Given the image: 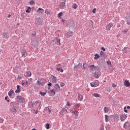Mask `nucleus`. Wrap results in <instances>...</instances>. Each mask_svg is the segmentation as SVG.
I'll return each mask as SVG.
<instances>
[{
	"instance_id": "obj_20",
	"label": "nucleus",
	"mask_w": 130,
	"mask_h": 130,
	"mask_svg": "<svg viewBox=\"0 0 130 130\" xmlns=\"http://www.w3.org/2000/svg\"><path fill=\"white\" fill-rule=\"evenodd\" d=\"M14 93V91L13 89H11L10 91L8 92V95L10 97H12V94Z\"/></svg>"
},
{
	"instance_id": "obj_61",
	"label": "nucleus",
	"mask_w": 130,
	"mask_h": 130,
	"mask_svg": "<svg viewBox=\"0 0 130 130\" xmlns=\"http://www.w3.org/2000/svg\"><path fill=\"white\" fill-rule=\"evenodd\" d=\"M127 109H130V107L129 106H127Z\"/></svg>"
},
{
	"instance_id": "obj_8",
	"label": "nucleus",
	"mask_w": 130,
	"mask_h": 130,
	"mask_svg": "<svg viewBox=\"0 0 130 130\" xmlns=\"http://www.w3.org/2000/svg\"><path fill=\"white\" fill-rule=\"evenodd\" d=\"M120 118L121 121H123L124 120L126 119V115L125 114H121Z\"/></svg>"
},
{
	"instance_id": "obj_21",
	"label": "nucleus",
	"mask_w": 130,
	"mask_h": 130,
	"mask_svg": "<svg viewBox=\"0 0 130 130\" xmlns=\"http://www.w3.org/2000/svg\"><path fill=\"white\" fill-rule=\"evenodd\" d=\"M28 107L29 108H32L34 107V103H32V102H29L28 103Z\"/></svg>"
},
{
	"instance_id": "obj_42",
	"label": "nucleus",
	"mask_w": 130,
	"mask_h": 130,
	"mask_svg": "<svg viewBox=\"0 0 130 130\" xmlns=\"http://www.w3.org/2000/svg\"><path fill=\"white\" fill-rule=\"evenodd\" d=\"M127 25H130V18H128V20L126 21Z\"/></svg>"
},
{
	"instance_id": "obj_3",
	"label": "nucleus",
	"mask_w": 130,
	"mask_h": 130,
	"mask_svg": "<svg viewBox=\"0 0 130 130\" xmlns=\"http://www.w3.org/2000/svg\"><path fill=\"white\" fill-rule=\"evenodd\" d=\"M113 24L112 22L108 23V25L106 26V30H107L108 31L111 30V28L113 27Z\"/></svg>"
},
{
	"instance_id": "obj_38",
	"label": "nucleus",
	"mask_w": 130,
	"mask_h": 130,
	"mask_svg": "<svg viewBox=\"0 0 130 130\" xmlns=\"http://www.w3.org/2000/svg\"><path fill=\"white\" fill-rule=\"evenodd\" d=\"M73 114L76 116V118H77L79 116V112L76 111V114L74 113Z\"/></svg>"
},
{
	"instance_id": "obj_7",
	"label": "nucleus",
	"mask_w": 130,
	"mask_h": 130,
	"mask_svg": "<svg viewBox=\"0 0 130 130\" xmlns=\"http://www.w3.org/2000/svg\"><path fill=\"white\" fill-rule=\"evenodd\" d=\"M64 7H66V1L61 2L60 4H59V9H64Z\"/></svg>"
},
{
	"instance_id": "obj_34",
	"label": "nucleus",
	"mask_w": 130,
	"mask_h": 130,
	"mask_svg": "<svg viewBox=\"0 0 130 130\" xmlns=\"http://www.w3.org/2000/svg\"><path fill=\"white\" fill-rule=\"evenodd\" d=\"M34 4H35V2L34 1V0H30V1H29V5H31Z\"/></svg>"
},
{
	"instance_id": "obj_29",
	"label": "nucleus",
	"mask_w": 130,
	"mask_h": 130,
	"mask_svg": "<svg viewBox=\"0 0 130 130\" xmlns=\"http://www.w3.org/2000/svg\"><path fill=\"white\" fill-rule=\"evenodd\" d=\"M99 57H100V55L98 54H95V57H94V59L95 60H97L99 58Z\"/></svg>"
},
{
	"instance_id": "obj_32",
	"label": "nucleus",
	"mask_w": 130,
	"mask_h": 130,
	"mask_svg": "<svg viewBox=\"0 0 130 130\" xmlns=\"http://www.w3.org/2000/svg\"><path fill=\"white\" fill-rule=\"evenodd\" d=\"M57 90H54V89H51V93H53V95H55V92Z\"/></svg>"
},
{
	"instance_id": "obj_62",
	"label": "nucleus",
	"mask_w": 130,
	"mask_h": 130,
	"mask_svg": "<svg viewBox=\"0 0 130 130\" xmlns=\"http://www.w3.org/2000/svg\"><path fill=\"white\" fill-rule=\"evenodd\" d=\"M120 26H121V25H120V24H118V25H117V27H118V28L120 27Z\"/></svg>"
},
{
	"instance_id": "obj_63",
	"label": "nucleus",
	"mask_w": 130,
	"mask_h": 130,
	"mask_svg": "<svg viewBox=\"0 0 130 130\" xmlns=\"http://www.w3.org/2000/svg\"><path fill=\"white\" fill-rule=\"evenodd\" d=\"M24 84H25L24 82H22V83H21L22 86H23L24 85Z\"/></svg>"
},
{
	"instance_id": "obj_14",
	"label": "nucleus",
	"mask_w": 130,
	"mask_h": 130,
	"mask_svg": "<svg viewBox=\"0 0 130 130\" xmlns=\"http://www.w3.org/2000/svg\"><path fill=\"white\" fill-rule=\"evenodd\" d=\"M37 84H38V86H44L45 85V82H40L39 80H38V81H37Z\"/></svg>"
},
{
	"instance_id": "obj_60",
	"label": "nucleus",
	"mask_w": 130,
	"mask_h": 130,
	"mask_svg": "<svg viewBox=\"0 0 130 130\" xmlns=\"http://www.w3.org/2000/svg\"><path fill=\"white\" fill-rule=\"evenodd\" d=\"M61 73H63V70L62 69H61L60 70Z\"/></svg>"
},
{
	"instance_id": "obj_56",
	"label": "nucleus",
	"mask_w": 130,
	"mask_h": 130,
	"mask_svg": "<svg viewBox=\"0 0 130 130\" xmlns=\"http://www.w3.org/2000/svg\"><path fill=\"white\" fill-rule=\"evenodd\" d=\"M123 32L124 33L126 34V32H127V29H125Z\"/></svg>"
},
{
	"instance_id": "obj_49",
	"label": "nucleus",
	"mask_w": 130,
	"mask_h": 130,
	"mask_svg": "<svg viewBox=\"0 0 130 130\" xmlns=\"http://www.w3.org/2000/svg\"><path fill=\"white\" fill-rule=\"evenodd\" d=\"M58 89H59L58 88L54 87L53 89H52V90H54L55 91H57V90H58Z\"/></svg>"
},
{
	"instance_id": "obj_18",
	"label": "nucleus",
	"mask_w": 130,
	"mask_h": 130,
	"mask_svg": "<svg viewBox=\"0 0 130 130\" xmlns=\"http://www.w3.org/2000/svg\"><path fill=\"white\" fill-rule=\"evenodd\" d=\"M44 12V10L43 9H42V8H39L38 9V10L37 11V12L39 13V14H42Z\"/></svg>"
},
{
	"instance_id": "obj_33",
	"label": "nucleus",
	"mask_w": 130,
	"mask_h": 130,
	"mask_svg": "<svg viewBox=\"0 0 130 130\" xmlns=\"http://www.w3.org/2000/svg\"><path fill=\"white\" fill-rule=\"evenodd\" d=\"M30 10H31V8L28 7V9H27V10L25 11V12L29 13L30 12Z\"/></svg>"
},
{
	"instance_id": "obj_23",
	"label": "nucleus",
	"mask_w": 130,
	"mask_h": 130,
	"mask_svg": "<svg viewBox=\"0 0 130 130\" xmlns=\"http://www.w3.org/2000/svg\"><path fill=\"white\" fill-rule=\"evenodd\" d=\"M25 74H26L25 76H27V77H30L31 76V72H29V71L26 72Z\"/></svg>"
},
{
	"instance_id": "obj_47",
	"label": "nucleus",
	"mask_w": 130,
	"mask_h": 130,
	"mask_svg": "<svg viewBox=\"0 0 130 130\" xmlns=\"http://www.w3.org/2000/svg\"><path fill=\"white\" fill-rule=\"evenodd\" d=\"M17 78H18V79H19V80L22 79V78L21 77V76H19V75H18Z\"/></svg>"
},
{
	"instance_id": "obj_41",
	"label": "nucleus",
	"mask_w": 130,
	"mask_h": 130,
	"mask_svg": "<svg viewBox=\"0 0 130 130\" xmlns=\"http://www.w3.org/2000/svg\"><path fill=\"white\" fill-rule=\"evenodd\" d=\"M62 112H66V113H68V110L66 109V108H63L62 111Z\"/></svg>"
},
{
	"instance_id": "obj_27",
	"label": "nucleus",
	"mask_w": 130,
	"mask_h": 130,
	"mask_svg": "<svg viewBox=\"0 0 130 130\" xmlns=\"http://www.w3.org/2000/svg\"><path fill=\"white\" fill-rule=\"evenodd\" d=\"M109 119V116L107 115H105V121L107 122H108V120Z\"/></svg>"
},
{
	"instance_id": "obj_16",
	"label": "nucleus",
	"mask_w": 130,
	"mask_h": 130,
	"mask_svg": "<svg viewBox=\"0 0 130 130\" xmlns=\"http://www.w3.org/2000/svg\"><path fill=\"white\" fill-rule=\"evenodd\" d=\"M16 90H15V93H19L21 92V90H20V86L19 85H17L16 86Z\"/></svg>"
},
{
	"instance_id": "obj_35",
	"label": "nucleus",
	"mask_w": 130,
	"mask_h": 130,
	"mask_svg": "<svg viewBox=\"0 0 130 130\" xmlns=\"http://www.w3.org/2000/svg\"><path fill=\"white\" fill-rule=\"evenodd\" d=\"M77 7H78V6L77 4H74L73 6H72V8H73V9H77Z\"/></svg>"
},
{
	"instance_id": "obj_6",
	"label": "nucleus",
	"mask_w": 130,
	"mask_h": 130,
	"mask_svg": "<svg viewBox=\"0 0 130 130\" xmlns=\"http://www.w3.org/2000/svg\"><path fill=\"white\" fill-rule=\"evenodd\" d=\"M17 98L18 100V101H19L20 103H24V102H25L24 98H23L22 96H19V95L17 96Z\"/></svg>"
},
{
	"instance_id": "obj_24",
	"label": "nucleus",
	"mask_w": 130,
	"mask_h": 130,
	"mask_svg": "<svg viewBox=\"0 0 130 130\" xmlns=\"http://www.w3.org/2000/svg\"><path fill=\"white\" fill-rule=\"evenodd\" d=\"M109 109L108 107H104V112L105 113H107V112H109Z\"/></svg>"
},
{
	"instance_id": "obj_5",
	"label": "nucleus",
	"mask_w": 130,
	"mask_h": 130,
	"mask_svg": "<svg viewBox=\"0 0 130 130\" xmlns=\"http://www.w3.org/2000/svg\"><path fill=\"white\" fill-rule=\"evenodd\" d=\"M122 52L123 53H128L130 52V48L128 47H124L123 50Z\"/></svg>"
},
{
	"instance_id": "obj_22",
	"label": "nucleus",
	"mask_w": 130,
	"mask_h": 130,
	"mask_svg": "<svg viewBox=\"0 0 130 130\" xmlns=\"http://www.w3.org/2000/svg\"><path fill=\"white\" fill-rule=\"evenodd\" d=\"M93 76H94V78H96V79H98L100 77L99 74H98V73H96V72H95L93 74Z\"/></svg>"
},
{
	"instance_id": "obj_15",
	"label": "nucleus",
	"mask_w": 130,
	"mask_h": 130,
	"mask_svg": "<svg viewBox=\"0 0 130 130\" xmlns=\"http://www.w3.org/2000/svg\"><path fill=\"white\" fill-rule=\"evenodd\" d=\"M52 83L53 84H55L56 83V77H55L54 76H52Z\"/></svg>"
},
{
	"instance_id": "obj_17",
	"label": "nucleus",
	"mask_w": 130,
	"mask_h": 130,
	"mask_svg": "<svg viewBox=\"0 0 130 130\" xmlns=\"http://www.w3.org/2000/svg\"><path fill=\"white\" fill-rule=\"evenodd\" d=\"M78 101H82L83 99V96L82 95L80 94L79 93H78Z\"/></svg>"
},
{
	"instance_id": "obj_4",
	"label": "nucleus",
	"mask_w": 130,
	"mask_h": 130,
	"mask_svg": "<svg viewBox=\"0 0 130 130\" xmlns=\"http://www.w3.org/2000/svg\"><path fill=\"white\" fill-rule=\"evenodd\" d=\"M123 127L127 129V130H129V128H130V124L129 122H125L124 125H123Z\"/></svg>"
},
{
	"instance_id": "obj_10",
	"label": "nucleus",
	"mask_w": 130,
	"mask_h": 130,
	"mask_svg": "<svg viewBox=\"0 0 130 130\" xmlns=\"http://www.w3.org/2000/svg\"><path fill=\"white\" fill-rule=\"evenodd\" d=\"M10 111L11 112H13L14 113H16V112H17V107L15 106L12 107L10 109Z\"/></svg>"
},
{
	"instance_id": "obj_30",
	"label": "nucleus",
	"mask_w": 130,
	"mask_h": 130,
	"mask_svg": "<svg viewBox=\"0 0 130 130\" xmlns=\"http://www.w3.org/2000/svg\"><path fill=\"white\" fill-rule=\"evenodd\" d=\"M55 88H57V89H59V90L60 89V86L58 85V84H55V86H54Z\"/></svg>"
},
{
	"instance_id": "obj_11",
	"label": "nucleus",
	"mask_w": 130,
	"mask_h": 130,
	"mask_svg": "<svg viewBox=\"0 0 130 130\" xmlns=\"http://www.w3.org/2000/svg\"><path fill=\"white\" fill-rule=\"evenodd\" d=\"M27 55L26 51L25 49L22 50V57H26Z\"/></svg>"
},
{
	"instance_id": "obj_13",
	"label": "nucleus",
	"mask_w": 130,
	"mask_h": 130,
	"mask_svg": "<svg viewBox=\"0 0 130 130\" xmlns=\"http://www.w3.org/2000/svg\"><path fill=\"white\" fill-rule=\"evenodd\" d=\"M88 68L90 69L91 71H94L96 69V67L94 66V64H91V66H88Z\"/></svg>"
},
{
	"instance_id": "obj_52",
	"label": "nucleus",
	"mask_w": 130,
	"mask_h": 130,
	"mask_svg": "<svg viewBox=\"0 0 130 130\" xmlns=\"http://www.w3.org/2000/svg\"><path fill=\"white\" fill-rule=\"evenodd\" d=\"M95 11H96V9H93V10H92V13H95Z\"/></svg>"
},
{
	"instance_id": "obj_48",
	"label": "nucleus",
	"mask_w": 130,
	"mask_h": 130,
	"mask_svg": "<svg viewBox=\"0 0 130 130\" xmlns=\"http://www.w3.org/2000/svg\"><path fill=\"white\" fill-rule=\"evenodd\" d=\"M70 112H71V113L73 114L75 113V111H74L73 110H71Z\"/></svg>"
},
{
	"instance_id": "obj_40",
	"label": "nucleus",
	"mask_w": 130,
	"mask_h": 130,
	"mask_svg": "<svg viewBox=\"0 0 130 130\" xmlns=\"http://www.w3.org/2000/svg\"><path fill=\"white\" fill-rule=\"evenodd\" d=\"M86 63H84L83 64V70H86Z\"/></svg>"
},
{
	"instance_id": "obj_58",
	"label": "nucleus",
	"mask_w": 130,
	"mask_h": 130,
	"mask_svg": "<svg viewBox=\"0 0 130 130\" xmlns=\"http://www.w3.org/2000/svg\"><path fill=\"white\" fill-rule=\"evenodd\" d=\"M67 106H68L69 107H70V104L69 102H67Z\"/></svg>"
},
{
	"instance_id": "obj_53",
	"label": "nucleus",
	"mask_w": 130,
	"mask_h": 130,
	"mask_svg": "<svg viewBox=\"0 0 130 130\" xmlns=\"http://www.w3.org/2000/svg\"><path fill=\"white\" fill-rule=\"evenodd\" d=\"M112 86H113V87L115 88L116 87V85L115 84H112Z\"/></svg>"
},
{
	"instance_id": "obj_54",
	"label": "nucleus",
	"mask_w": 130,
	"mask_h": 130,
	"mask_svg": "<svg viewBox=\"0 0 130 130\" xmlns=\"http://www.w3.org/2000/svg\"><path fill=\"white\" fill-rule=\"evenodd\" d=\"M101 49L103 50V51H105V48H104V47H102V48H101Z\"/></svg>"
},
{
	"instance_id": "obj_25",
	"label": "nucleus",
	"mask_w": 130,
	"mask_h": 130,
	"mask_svg": "<svg viewBox=\"0 0 130 130\" xmlns=\"http://www.w3.org/2000/svg\"><path fill=\"white\" fill-rule=\"evenodd\" d=\"M35 105H36L37 107H40V105H41V103H40L39 102H35Z\"/></svg>"
},
{
	"instance_id": "obj_28",
	"label": "nucleus",
	"mask_w": 130,
	"mask_h": 130,
	"mask_svg": "<svg viewBox=\"0 0 130 130\" xmlns=\"http://www.w3.org/2000/svg\"><path fill=\"white\" fill-rule=\"evenodd\" d=\"M93 96L95 98H100V94L98 93H94L93 94Z\"/></svg>"
},
{
	"instance_id": "obj_55",
	"label": "nucleus",
	"mask_w": 130,
	"mask_h": 130,
	"mask_svg": "<svg viewBox=\"0 0 130 130\" xmlns=\"http://www.w3.org/2000/svg\"><path fill=\"white\" fill-rule=\"evenodd\" d=\"M51 85H52L51 83V82H49V83L48 84V86H51Z\"/></svg>"
},
{
	"instance_id": "obj_64",
	"label": "nucleus",
	"mask_w": 130,
	"mask_h": 130,
	"mask_svg": "<svg viewBox=\"0 0 130 130\" xmlns=\"http://www.w3.org/2000/svg\"><path fill=\"white\" fill-rule=\"evenodd\" d=\"M65 21H66V20H65L64 19H62V22L63 23H64Z\"/></svg>"
},
{
	"instance_id": "obj_9",
	"label": "nucleus",
	"mask_w": 130,
	"mask_h": 130,
	"mask_svg": "<svg viewBox=\"0 0 130 130\" xmlns=\"http://www.w3.org/2000/svg\"><path fill=\"white\" fill-rule=\"evenodd\" d=\"M124 85L126 87H128L130 86V82L128 80H125L124 82Z\"/></svg>"
},
{
	"instance_id": "obj_45",
	"label": "nucleus",
	"mask_w": 130,
	"mask_h": 130,
	"mask_svg": "<svg viewBox=\"0 0 130 130\" xmlns=\"http://www.w3.org/2000/svg\"><path fill=\"white\" fill-rule=\"evenodd\" d=\"M45 13L48 15H49V14H50V12H49V11H48V10H46V11H45Z\"/></svg>"
},
{
	"instance_id": "obj_44",
	"label": "nucleus",
	"mask_w": 130,
	"mask_h": 130,
	"mask_svg": "<svg viewBox=\"0 0 130 130\" xmlns=\"http://www.w3.org/2000/svg\"><path fill=\"white\" fill-rule=\"evenodd\" d=\"M4 119L2 118H0V123H3L4 122Z\"/></svg>"
},
{
	"instance_id": "obj_59",
	"label": "nucleus",
	"mask_w": 130,
	"mask_h": 130,
	"mask_svg": "<svg viewBox=\"0 0 130 130\" xmlns=\"http://www.w3.org/2000/svg\"><path fill=\"white\" fill-rule=\"evenodd\" d=\"M34 111H35V114H38V110H36V111L34 110Z\"/></svg>"
},
{
	"instance_id": "obj_2",
	"label": "nucleus",
	"mask_w": 130,
	"mask_h": 130,
	"mask_svg": "<svg viewBox=\"0 0 130 130\" xmlns=\"http://www.w3.org/2000/svg\"><path fill=\"white\" fill-rule=\"evenodd\" d=\"M82 68V63H79L77 65L74 67V70L76 71L77 69H81Z\"/></svg>"
},
{
	"instance_id": "obj_19",
	"label": "nucleus",
	"mask_w": 130,
	"mask_h": 130,
	"mask_svg": "<svg viewBox=\"0 0 130 130\" xmlns=\"http://www.w3.org/2000/svg\"><path fill=\"white\" fill-rule=\"evenodd\" d=\"M3 38L8 39V35L7 32H4L3 33Z\"/></svg>"
},
{
	"instance_id": "obj_36",
	"label": "nucleus",
	"mask_w": 130,
	"mask_h": 130,
	"mask_svg": "<svg viewBox=\"0 0 130 130\" xmlns=\"http://www.w3.org/2000/svg\"><path fill=\"white\" fill-rule=\"evenodd\" d=\"M100 55L101 56H104V52L103 51H101Z\"/></svg>"
},
{
	"instance_id": "obj_51",
	"label": "nucleus",
	"mask_w": 130,
	"mask_h": 130,
	"mask_svg": "<svg viewBox=\"0 0 130 130\" xmlns=\"http://www.w3.org/2000/svg\"><path fill=\"white\" fill-rule=\"evenodd\" d=\"M107 64L108 66H110L111 64V62L110 61H107Z\"/></svg>"
},
{
	"instance_id": "obj_12",
	"label": "nucleus",
	"mask_w": 130,
	"mask_h": 130,
	"mask_svg": "<svg viewBox=\"0 0 130 130\" xmlns=\"http://www.w3.org/2000/svg\"><path fill=\"white\" fill-rule=\"evenodd\" d=\"M73 35V31H71V32H67V33L65 34V36H66V37L67 38L72 37V36Z\"/></svg>"
},
{
	"instance_id": "obj_57",
	"label": "nucleus",
	"mask_w": 130,
	"mask_h": 130,
	"mask_svg": "<svg viewBox=\"0 0 130 130\" xmlns=\"http://www.w3.org/2000/svg\"><path fill=\"white\" fill-rule=\"evenodd\" d=\"M64 86V83H62V84H60V86L62 87H63Z\"/></svg>"
},
{
	"instance_id": "obj_37",
	"label": "nucleus",
	"mask_w": 130,
	"mask_h": 130,
	"mask_svg": "<svg viewBox=\"0 0 130 130\" xmlns=\"http://www.w3.org/2000/svg\"><path fill=\"white\" fill-rule=\"evenodd\" d=\"M62 16V12L59 13L58 15H57V17L58 18H60V17H61Z\"/></svg>"
},
{
	"instance_id": "obj_31",
	"label": "nucleus",
	"mask_w": 130,
	"mask_h": 130,
	"mask_svg": "<svg viewBox=\"0 0 130 130\" xmlns=\"http://www.w3.org/2000/svg\"><path fill=\"white\" fill-rule=\"evenodd\" d=\"M40 94L41 95H42V96H44L46 95V92H43L41 91V92H40Z\"/></svg>"
},
{
	"instance_id": "obj_39",
	"label": "nucleus",
	"mask_w": 130,
	"mask_h": 130,
	"mask_svg": "<svg viewBox=\"0 0 130 130\" xmlns=\"http://www.w3.org/2000/svg\"><path fill=\"white\" fill-rule=\"evenodd\" d=\"M59 114H60L61 116H63L64 115V112L63 111L59 112Z\"/></svg>"
},
{
	"instance_id": "obj_1",
	"label": "nucleus",
	"mask_w": 130,
	"mask_h": 130,
	"mask_svg": "<svg viewBox=\"0 0 130 130\" xmlns=\"http://www.w3.org/2000/svg\"><path fill=\"white\" fill-rule=\"evenodd\" d=\"M100 82L98 81H96L94 82H91L90 83V86L91 87H96L98 85H99Z\"/></svg>"
},
{
	"instance_id": "obj_50",
	"label": "nucleus",
	"mask_w": 130,
	"mask_h": 130,
	"mask_svg": "<svg viewBox=\"0 0 130 130\" xmlns=\"http://www.w3.org/2000/svg\"><path fill=\"white\" fill-rule=\"evenodd\" d=\"M57 42L60 44V39H57Z\"/></svg>"
},
{
	"instance_id": "obj_26",
	"label": "nucleus",
	"mask_w": 130,
	"mask_h": 130,
	"mask_svg": "<svg viewBox=\"0 0 130 130\" xmlns=\"http://www.w3.org/2000/svg\"><path fill=\"white\" fill-rule=\"evenodd\" d=\"M80 107V104H76L74 106V109H76L77 108H79Z\"/></svg>"
},
{
	"instance_id": "obj_43",
	"label": "nucleus",
	"mask_w": 130,
	"mask_h": 130,
	"mask_svg": "<svg viewBox=\"0 0 130 130\" xmlns=\"http://www.w3.org/2000/svg\"><path fill=\"white\" fill-rule=\"evenodd\" d=\"M124 112L126 113H128V111H127V110H126V107H124Z\"/></svg>"
},
{
	"instance_id": "obj_46",
	"label": "nucleus",
	"mask_w": 130,
	"mask_h": 130,
	"mask_svg": "<svg viewBox=\"0 0 130 130\" xmlns=\"http://www.w3.org/2000/svg\"><path fill=\"white\" fill-rule=\"evenodd\" d=\"M49 123H46V129H49Z\"/></svg>"
}]
</instances>
